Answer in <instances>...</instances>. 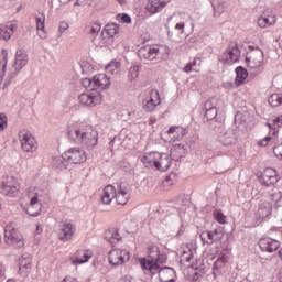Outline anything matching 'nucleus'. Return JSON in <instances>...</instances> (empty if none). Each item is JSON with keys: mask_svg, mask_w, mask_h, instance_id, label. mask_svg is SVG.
Returning <instances> with one entry per match:
<instances>
[{"mask_svg": "<svg viewBox=\"0 0 282 282\" xmlns=\"http://www.w3.org/2000/svg\"><path fill=\"white\" fill-rule=\"evenodd\" d=\"M111 87V79L105 74H98L93 77V88L87 93H82L78 97L80 105L84 107H96L102 102V94L100 91Z\"/></svg>", "mask_w": 282, "mask_h": 282, "instance_id": "nucleus-1", "label": "nucleus"}, {"mask_svg": "<svg viewBox=\"0 0 282 282\" xmlns=\"http://www.w3.org/2000/svg\"><path fill=\"white\" fill-rule=\"evenodd\" d=\"M141 162L147 169H156V171H169L171 169V156L166 153L150 152L141 158Z\"/></svg>", "mask_w": 282, "mask_h": 282, "instance_id": "nucleus-2", "label": "nucleus"}, {"mask_svg": "<svg viewBox=\"0 0 282 282\" xmlns=\"http://www.w3.org/2000/svg\"><path fill=\"white\" fill-rule=\"evenodd\" d=\"M63 160L65 162H69L70 164H83V162L87 161V154L84 150L78 148H70L66 152L62 154V158L57 160V164L61 162L59 169H67L65 164H63Z\"/></svg>", "mask_w": 282, "mask_h": 282, "instance_id": "nucleus-3", "label": "nucleus"}, {"mask_svg": "<svg viewBox=\"0 0 282 282\" xmlns=\"http://www.w3.org/2000/svg\"><path fill=\"white\" fill-rule=\"evenodd\" d=\"M4 241L8 246H17V248H23L25 242L23 241V235L19 232V229L7 226L4 229Z\"/></svg>", "mask_w": 282, "mask_h": 282, "instance_id": "nucleus-4", "label": "nucleus"}, {"mask_svg": "<svg viewBox=\"0 0 282 282\" xmlns=\"http://www.w3.org/2000/svg\"><path fill=\"white\" fill-rule=\"evenodd\" d=\"M28 197L30 199V204L26 207V213L31 217H39L41 215L43 205L39 202V193H36V188L30 187Z\"/></svg>", "mask_w": 282, "mask_h": 282, "instance_id": "nucleus-5", "label": "nucleus"}, {"mask_svg": "<svg viewBox=\"0 0 282 282\" xmlns=\"http://www.w3.org/2000/svg\"><path fill=\"white\" fill-rule=\"evenodd\" d=\"M241 56V51H239V45L237 43H231L226 52L218 57V61L223 65H230L237 63Z\"/></svg>", "mask_w": 282, "mask_h": 282, "instance_id": "nucleus-6", "label": "nucleus"}, {"mask_svg": "<svg viewBox=\"0 0 282 282\" xmlns=\"http://www.w3.org/2000/svg\"><path fill=\"white\" fill-rule=\"evenodd\" d=\"M218 140L224 147H232L237 144L239 140V128H231L225 131H221Z\"/></svg>", "mask_w": 282, "mask_h": 282, "instance_id": "nucleus-7", "label": "nucleus"}, {"mask_svg": "<svg viewBox=\"0 0 282 282\" xmlns=\"http://www.w3.org/2000/svg\"><path fill=\"white\" fill-rule=\"evenodd\" d=\"M110 265H123L129 261V251L122 249H112L108 254Z\"/></svg>", "mask_w": 282, "mask_h": 282, "instance_id": "nucleus-8", "label": "nucleus"}, {"mask_svg": "<svg viewBox=\"0 0 282 282\" xmlns=\"http://www.w3.org/2000/svg\"><path fill=\"white\" fill-rule=\"evenodd\" d=\"M138 56L141 61H158L160 48L151 45L141 46L138 51Z\"/></svg>", "mask_w": 282, "mask_h": 282, "instance_id": "nucleus-9", "label": "nucleus"}, {"mask_svg": "<svg viewBox=\"0 0 282 282\" xmlns=\"http://www.w3.org/2000/svg\"><path fill=\"white\" fill-rule=\"evenodd\" d=\"M20 142L22 151H25L26 153H34L37 149L36 139L25 131L20 132Z\"/></svg>", "mask_w": 282, "mask_h": 282, "instance_id": "nucleus-10", "label": "nucleus"}, {"mask_svg": "<svg viewBox=\"0 0 282 282\" xmlns=\"http://www.w3.org/2000/svg\"><path fill=\"white\" fill-rule=\"evenodd\" d=\"M1 192L7 197H14L19 193V182L14 176L8 177L1 185Z\"/></svg>", "mask_w": 282, "mask_h": 282, "instance_id": "nucleus-11", "label": "nucleus"}, {"mask_svg": "<svg viewBox=\"0 0 282 282\" xmlns=\"http://www.w3.org/2000/svg\"><path fill=\"white\" fill-rule=\"evenodd\" d=\"M264 53L261 48H257L250 57H246V63L251 69H261L263 67Z\"/></svg>", "mask_w": 282, "mask_h": 282, "instance_id": "nucleus-12", "label": "nucleus"}, {"mask_svg": "<svg viewBox=\"0 0 282 282\" xmlns=\"http://www.w3.org/2000/svg\"><path fill=\"white\" fill-rule=\"evenodd\" d=\"M79 142H82L85 149H94L98 144V132L96 130L82 132Z\"/></svg>", "mask_w": 282, "mask_h": 282, "instance_id": "nucleus-13", "label": "nucleus"}, {"mask_svg": "<svg viewBox=\"0 0 282 282\" xmlns=\"http://www.w3.org/2000/svg\"><path fill=\"white\" fill-rule=\"evenodd\" d=\"M25 65H28V53H25L23 50L17 51L15 62L13 65L14 70L12 72L11 78H14L17 74H19L23 67H25Z\"/></svg>", "mask_w": 282, "mask_h": 282, "instance_id": "nucleus-14", "label": "nucleus"}, {"mask_svg": "<svg viewBox=\"0 0 282 282\" xmlns=\"http://www.w3.org/2000/svg\"><path fill=\"white\" fill-rule=\"evenodd\" d=\"M115 199L119 206H126V204L129 203V199H131V194H129L127 191V184H117Z\"/></svg>", "mask_w": 282, "mask_h": 282, "instance_id": "nucleus-15", "label": "nucleus"}, {"mask_svg": "<svg viewBox=\"0 0 282 282\" xmlns=\"http://www.w3.org/2000/svg\"><path fill=\"white\" fill-rule=\"evenodd\" d=\"M259 248L261 252L272 253V252H276V250L281 248V242L272 238H261L259 240Z\"/></svg>", "mask_w": 282, "mask_h": 282, "instance_id": "nucleus-16", "label": "nucleus"}, {"mask_svg": "<svg viewBox=\"0 0 282 282\" xmlns=\"http://www.w3.org/2000/svg\"><path fill=\"white\" fill-rule=\"evenodd\" d=\"M259 182L268 187L276 184V182H279V178L276 177V170L268 167L260 176Z\"/></svg>", "mask_w": 282, "mask_h": 282, "instance_id": "nucleus-17", "label": "nucleus"}, {"mask_svg": "<svg viewBox=\"0 0 282 282\" xmlns=\"http://www.w3.org/2000/svg\"><path fill=\"white\" fill-rule=\"evenodd\" d=\"M74 232H76V228H74V224L63 223L59 228V240L64 242L72 241L74 237Z\"/></svg>", "mask_w": 282, "mask_h": 282, "instance_id": "nucleus-18", "label": "nucleus"}, {"mask_svg": "<svg viewBox=\"0 0 282 282\" xmlns=\"http://www.w3.org/2000/svg\"><path fill=\"white\" fill-rule=\"evenodd\" d=\"M120 32V25L117 23L107 24L102 32H101V39L104 41H107V43H113V36Z\"/></svg>", "mask_w": 282, "mask_h": 282, "instance_id": "nucleus-19", "label": "nucleus"}, {"mask_svg": "<svg viewBox=\"0 0 282 282\" xmlns=\"http://www.w3.org/2000/svg\"><path fill=\"white\" fill-rule=\"evenodd\" d=\"M160 102H161L160 91L151 90L150 99H148L147 101H143V109L144 111H148V112L155 111V107H158Z\"/></svg>", "mask_w": 282, "mask_h": 282, "instance_id": "nucleus-20", "label": "nucleus"}, {"mask_svg": "<svg viewBox=\"0 0 282 282\" xmlns=\"http://www.w3.org/2000/svg\"><path fill=\"white\" fill-rule=\"evenodd\" d=\"M159 280L160 282H176L177 273L175 272V269L171 267H163L159 272Z\"/></svg>", "mask_w": 282, "mask_h": 282, "instance_id": "nucleus-21", "label": "nucleus"}, {"mask_svg": "<svg viewBox=\"0 0 282 282\" xmlns=\"http://www.w3.org/2000/svg\"><path fill=\"white\" fill-rule=\"evenodd\" d=\"M140 265L142 270H147L148 272H150L151 276H155V274H159L160 276V272H162L160 264H156L151 260H147V258L140 259Z\"/></svg>", "mask_w": 282, "mask_h": 282, "instance_id": "nucleus-22", "label": "nucleus"}, {"mask_svg": "<svg viewBox=\"0 0 282 282\" xmlns=\"http://www.w3.org/2000/svg\"><path fill=\"white\" fill-rule=\"evenodd\" d=\"M165 6H169L167 1L160 2V0H148L145 10L151 14H158V12H162V10H164Z\"/></svg>", "mask_w": 282, "mask_h": 282, "instance_id": "nucleus-23", "label": "nucleus"}, {"mask_svg": "<svg viewBox=\"0 0 282 282\" xmlns=\"http://www.w3.org/2000/svg\"><path fill=\"white\" fill-rule=\"evenodd\" d=\"M207 122H210V120H215L217 118V107H215V98L208 99L205 102V115Z\"/></svg>", "mask_w": 282, "mask_h": 282, "instance_id": "nucleus-24", "label": "nucleus"}, {"mask_svg": "<svg viewBox=\"0 0 282 282\" xmlns=\"http://www.w3.org/2000/svg\"><path fill=\"white\" fill-rule=\"evenodd\" d=\"M91 259V251L80 249L77 251L76 258H70L73 265H83V263H87Z\"/></svg>", "mask_w": 282, "mask_h": 282, "instance_id": "nucleus-25", "label": "nucleus"}, {"mask_svg": "<svg viewBox=\"0 0 282 282\" xmlns=\"http://www.w3.org/2000/svg\"><path fill=\"white\" fill-rule=\"evenodd\" d=\"M272 215V203L264 202L259 205V208L257 210V217L258 219H269Z\"/></svg>", "mask_w": 282, "mask_h": 282, "instance_id": "nucleus-26", "label": "nucleus"}, {"mask_svg": "<svg viewBox=\"0 0 282 282\" xmlns=\"http://www.w3.org/2000/svg\"><path fill=\"white\" fill-rule=\"evenodd\" d=\"M104 239L108 241V243H111V246H115V243H118L122 239L120 237V232L116 228L107 229L104 234Z\"/></svg>", "mask_w": 282, "mask_h": 282, "instance_id": "nucleus-27", "label": "nucleus"}, {"mask_svg": "<svg viewBox=\"0 0 282 282\" xmlns=\"http://www.w3.org/2000/svg\"><path fill=\"white\" fill-rule=\"evenodd\" d=\"M170 153H171L172 160H174L175 162H180L182 158L186 156V148L182 144H174L171 148Z\"/></svg>", "mask_w": 282, "mask_h": 282, "instance_id": "nucleus-28", "label": "nucleus"}, {"mask_svg": "<svg viewBox=\"0 0 282 282\" xmlns=\"http://www.w3.org/2000/svg\"><path fill=\"white\" fill-rule=\"evenodd\" d=\"M116 186L107 185L104 188V195L101 197L102 204H111L113 199H116Z\"/></svg>", "mask_w": 282, "mask_h": 282, "instance_id": "nucleus-29", "label": "nucleus"}, {"mask_svg": "<svg viewBox=\"0 0 282 282\" xmlns=\"http://www.w3.org/2000/svg\"><path fill=\"white\" fill-rule=\"evenodd\" d=\"M17 29V24H9L0 26V41L8 42L10 39H12V34L14 33V30Z\"/></svg>", "mask_w": 282, "mask_h": 282, "instance_id": "nucleus-30", "label": "nucleus"}, {"mask_svg": "<svg viewBox=\"0 0 282 282\" xmlns=\"http://www.w3.org/2000/svg\"><path fill=\"white\" fill-rule=\"evenodd\" d=\"M169 135L174 138V140H182L186 135V129L182 127H171L167 131Z\"/></svg>", "mask_w": 282, "mask_h": 282, "instance_id": "nucleus-31", "label": "nucleus"}, {"mask_svg": "<svg viewBox=\"0 0 282 282\" xmlns=\"http://www.w3.org/2000/svg\"><path fill=\"white\" fill-rule=\"evenodd\" d=\"M200 65H202V58L195 57L192 62L186 64V66L183 68V72H186V74L191 72H199Z\"/></svg>", "mask_w": 282, "mask_h": 282, "instance_id": "nucleus-32", "label": "nucleus"}, {"mask_svg": "<svg viewBox=\"0 0 282 282\" xmlns=\"http://www.w3.org/2000/svg\"><path fill=\"white\" fill-rule=\"evenodd\" d=\"M200 241L206 246H213V243H217L215 236H213V231L209 230L200 232Z\"/></svg>", "mask_w": 282, "mask_h": 282, "instance_id": "nucleus-33", "label": "nucleus"}, {"mask_svg": "<svg viewBox=\"0 0 282 282\" xmlns=\"http://www.w3.org/2000/svg\"><path fill=\"white\" fill-rule=\"evenodd\" d=\"M248 78V70L242 67V66H238L236 68V83H238V85L243 84V80H246Z\"/></svg>", "mask_w": 282, "mask_h": 282, "instance_id": "nucleus-34", "label": "nucleus"}, {"mask_svg": "<svg viewBox=\"0 0 282 282\" xmlns=\"http://www.w3.org/2000/svg\"><path fill=\"white\" fill-rule=\"evenodd\" d=\"M212 7L214 10V17H221V14H224V10H226L224 2H221L219 0H216V1L213 0Z\"/></svg>", "mask_w": 282, "mask_h": 282, "instance_id": "nucleus-35", "label": "nucleus"}, {"mask_svg": "<svg viewBox=\"0 0 282 282\" xmlns=\"http://www.w3.org/2000/svg\"><path fill=\"white\" fill-rule=\"evenodd\" d=\"M8 67V52H4L2 59H0V85L3 83L6 69Z\"/></svg>", "mask_w": 282, "mask_h": 282, "instance_id": "nucleus-36", "label": "nucleus"}, {"mask_svg": "<svg viewBox=\"0 0 282 282\" xmlns=\"http://www.w3.org/2000/svg\"><path fill=\"white\" fill-rule=\"evenodd\" d=\"M269 105L271 107H281L282 105V94H273L269 97Z\"/></svg>", "mask_w": 282, "mask_h": 282, "instance_id": "nucleus-37", "label": "nucleus"}, {"mask_svg": "<svg viewBox=\"0 0 282 282\" xmlns=\"http://www.w3.org/2000/svg\"><path fill=\"white\" fill-rule=\"evenodd\" d=\"M67 134L69 135V138H72V140H74L75 142H80V135H83V132L74 127H68V132Z\"/></svg>", "mask_w": 282, "mask_h": 282, "instance_id": "nucleus-38", "label": "nucleus"}, {"mask_svg": "<svg viewBox=\"0 0 282 282\" xmlns=\"http://www.w3.org/2000/svg\"><path fill=\"white\" fill-rule=\"evenodd\" d=\"M148 252H149V259H147V261H153V259H155V257L159 256L160 248L155 245H149Z\"/></svg>", "mask_w": 282, "mask_h": 282, "instance_id": "nucleus-39", "label": "nucleus"}, {"mask_svg": "<svg viewBox=\"0 0 282 282\" xmlns=\"http://www.w3.org/2000/svg\"><path fill=\"white\" fill-rule=\"evenodd\" d=\"M273 23H276V19L274 17L271 18H259L258 19V25L259 28H268V25H273Z\"/></svg>", "mask_w": 282, "mask_h": 282, "instance_id": "nucleus-40", "label": "nucleus"}, {"mask_svg": "<svg viewBox=\"0 0 282 282\" xmlns=\"http://www.w3.org/2000/svg\"><path fill=\"white\" fill-rule=\"evenodd\" d=\"M212 234H213V237H214L216 243L221 241V239H224V228H221V227L215 228L212 231Z\"/></svg>", "mask_w": 282, "mask_h": 282, "instance_id": "nucleus-41", "label": "nucleus"}, {"mask_svg": "<svg viewBox=\"0 0 282 282\" xmlns=\"http://www.w3.org/2000/svg\"><path fill=\"white\" fill-rule=\"evenodd\" d=\"M192 268L193 270H196V272H199V274H206V264H204L203 260H198Z\"/></svg>", "mask_w": 282, "mask_h": 282, "instance_id": "nucleus-42", "label": "nucleus"}, {"mask_svg": "<svg viewBox=\"0 0 282 282\" xmlns=\"http://www.w3.org/2000/svg\"><path fill=\"white\" fill-rule=\"evenodd\" d=\"M139 74H140V67L131 66L129 68L128 78H130V80H135V78H138Z\"/></svg>", "mask_w": 282, "mask_h": 282, "instance_id": "nucleus-43", "label": "nucleus"}, {"mask_svg": "<svg viewBox=\"0 0 282 282\" xmlns=\"http://www.w3.org/2000/svg\"><path fill=\"white\" fill-rule=\"evenodd\" d=\"M37 32H45V14L42 18H35Z\"/></svg>", "mask_w": 282, "mask_h": 282, "instance_id": "nucleus-44", "label": "nucleus"}, {"mask_svg": "<svg viewBox=\"0 0 282 282\" xmlns=\"http://www.w3.org/2000/svg\"><path fill=\"white\" fill-rule=\"evenodd\" d=\"M214 217L218 224H226V216L220 209H215L214 210Z\"/></svg>", "mask_w": 282, "mask_h": 282, "instance_id": "nucleus-45", "label": "nucleus"}, {"mask_svg": "<svg viewBox=\"0 0 282 282\" xmlns=\"http://www.w3.org/2000/svg\"><path fill=\"white\" fill-rule=\"evenodd\" d=\"M30 270H32V263L19 264V274H23L24 276H28V274H30Z\"/></svg>", "mask_w": 282, "mask_h": 282, "instance_id": "nucleus-46", "label": "nucleus"}, {"mask_svg": "<svg viewBox=\"0 0 282 282\" xmlns=\"http://www.w3.org/2000/svg\"><path fill=\"white\" fill-rule=\"evenodd\" d=\"M31 264L32 263V254L30 253H23L21 256V259L19 260V265H23V264Z\"/></svg>", "mask_w": 282, "mask_h": 282, "instance_id": "nucleus-47", "label": "nucleus"}, {"mask_svg": "<svg viewBox=\"0 0 282 282\" xmlns=\"http://www.w3.org/2000/svg\"><path fill=\"white\" fill-rule=\"evenodd\" d=\"M150 261H153V263H155L156 265H162V263L166 262V254H164V253L161 254L159 252V256H156L154 259H152Z\"/></svg>", "mask_w": 282, "mask_h": 282, "instance_id": "nucleus-48", "label": "nucleus"}, {"mask_svg": "<svg viewBox=\"0 0 282 282\" xmlns=\"http://www.w3.org/2000/svg\"><path fill=\"white\" fill-rule=\"evenodd\" d=\"M80 84L83 85V87H85V89H94V77L91 79L89 78H83L80 80Z\"/></svg>", "mask_w": 282, "mask_h": 282, "instance_id": "nucleus-49", "label": "nucleus"}, {"mask_svg": "<svg viewBox=\"0 0 282 282\" xmlns=\"http://www.w3.org/2000/svg\"><path fill=\"white\" fill-rule=\"evenodd\" d=\"M8 128V116L0 113V131H6Z\"/></svg>", "mask_w": 282, "mask_h": 282, "instance_id": "nucleus-50", "label": "nucleus"}, {"mask_svg": "<svg viewBox=\"0 0 282 282\" xmlns=\"http://www.w3.org/2000/svg\"><path fill=\"white\" fill-rule=\"evenodd\" d=\"M118 21H120L121 23H131V15L127 14V13H119L117 15Z\"/></svg>", "mask_w": 282, "mask_h": 282, "instance_id": "nucleus-51", "label": "nucleus"}, {"mask_svg": "<svg viewBox=\"0 0 282 282\" xmlns=\"http://www.w3.org/2000/svg\"><path fill=\"white\" fill-rule=\"evenodd\" d=\"M191 259H193V251L188 250V252L184 251L182 254V260L185 261L186 263H191Z\"/></svg>", "mask_w": 282, "mask_h": 282, "instance_id": "nucleus-52", "label": "nucleus"}, {"mask_svg": "<svg viewBox=\"0 0 282 282\" xmlns=\"http://www.w3.org/2000/svg\"><path fill=\"white\" fill-rule=\"evenodd\" d=\"M102 26H100V23H95L93 24V26L90 28V34H93L94 36H98V33L100 32Z\"/></svg>", "mask_w": 282, "mask_h": 282, "instance_id": "nucleus-53", "label": "nucleus"}, {"mask_svg": "<svg viewBox=\"0 0 282 282\" xmlns=\"http://www.w3.org/2000/svg\"><path fill=\"white\" fill-rule=\"evenodd\" d=\"M267 127H269V129H271L270 132H269L270 135H276V133H279V130L276 129V126H274V121L268 122Z\"/></svg>", "mask_w": 282, "mask_h": 282, "instance_id": "nucleus-54", "label": "nucleus"}, {"mask_svg": "<svg viewBox=\"0 0 282 282\" xmlns=\"http://www.w3.org/2000/svg\"><path fill=\"white\" fill-rule=\"evenodd\" d=\"M186 24L184 22H178L175 24L174 29L177 30L178 34H184Z\"/></svg>", "mask_w": 282, "mask_h": 282, "instance_id": "nucleus-55", "label": "nucleus"}, {"mask_svg": "<svg viewBox=\"0 0 282 282\" xmlns=\"http://www.w3.org/2000/svg\"><path fill=\"white\" fill-rule=\"evenodd\" d=\"M68 29H69V24L67 22H61L58 26L59 36L61 34H63V32H65Z\"/></svg>", "mask_w": 282, "mask_h": 282, "instance_id": "nucleus-56", "label": "nucleus"}, {"mask_svg": "<svg viewBox=\"0 0 282 282\" xmlns=\"http://www.w3.org/2000/svg\"><path fill=\"white\" fill-rule=\"evenodd\" d=\"M274 127L279 130V128L282 127V115L278 116L275 119H273Z\"/></svg>", "mask_w": 282, "mask_h": 282, "instance_id": "nucleus-57", "label": "nucleus"}, {"mask_svg": "<svg viewBox=\"0 0 282 282\" xmlns=\"http://www.w3.org/2000/svg\"><path fill=\"white\" fill-rule=\"evenodd\" d=\"M258 144H260V147H268V141L265 139L261 140L258 142Z\"/></svg>", "mask_w": 282, "mask_h": 282, "instance_id": "nucleus-58", "label": "nucleus"}, {"mask_svg": "<svg viewBox=\"0 0 282 282\" xmlns=\"http://www.w3.org/2000/svg\"><path fill=\"white\" fill-rule=\"evenodd\" d=\"M249 50L254 53V52H257V50H260V48H259V46L249 45Z\"/></svg>", "mask_w": 282, "mask_h": 282, "instance_id": "nucleus-59", "label": "nucleus"}, {"mask_svg": "<svg viewBox=\"0 0 282 282\" xmlns=\"http://www.w3.org/2000/svg\"><path fill=\"white\" fill-rule=\"evenodd\" d=\"M43 232V229H41V225H36V235H41Z\"/></svg>", "mask_w": 282, "mask_h": 282, "instance_id": "nucleus-60", "label": "nucleus"}, {"mask_svg": "<svg viewBox=\"0 0 282 282\" xmlns=\"http://www.w3.org/2000/svg\"><path fill=\"white\" fill-rule=\"evenodd\" d=\"M119 6H127V0H116Z\"/></svg>", "mask_w": 282, "mask_h": 282, "instance_id": "nucleus-61", "label": "nucleus"}, {"mask_svg": "<svg viewBox=\"0 0 282 282\" xmlns=\"http://www.w3.org/2000/svg\"><path fill=\"white\" fill-rule=\"evenodd\" d=\"M167 36L169 39H172V41H175V39H173V33H171V31L167 32Z\"/></svg>", "mask_w": 282, "mask_h": 282, "instance_id": "nucleus-62", "label": "nucleus"}, {"mask_svg": "<svg viewBox=\"0 0 282 282\" xmlns=\"http://www.w3.org/2000/svg\"><path fill=\"white\" fill-rule=\"evenodd\" d=\"M264 140L267 141V143H270V140H272V137H265Z\"/></svg>", "mask_w": 282, "mask_h": 282, "instance_id": "nucleus-63", "label": "nucleus"}, {"mask_svg": "<svg viewBox=\"0 0 282 282\" xmlns=\"http://www.w3.org/2000/svg\"><path fill=\"white\" fill-rule=\"evenodd\" d=\"M279 257L282 258V249L279 251Z\"/></svg>", "mask_w": 282, "mask_h": 282, "instance_id": "nucleus-64", "label": "nucleus"}]
</instances>
